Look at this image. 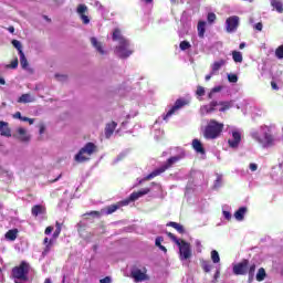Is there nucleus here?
Listing matches in <instances>:
<instances>
[{"label":"nucleus","mask_w":283,"mask_h":283,"mask_svg":"<svg viewBox=\"0 0 283 283\" xmlns=\"http://www.w3.org/2000/svg\"><path fill=\"white\" fill-rule=\"evenodd\" d=\"M232 59H233L234 63H242V61H243L242 52L232 51Z\"/></svg>","instance_id":"obj_30"},{"label":"nucleus","mask_w":283,"mask_h":283,"mask_svg":"<svg viewBox=\"0 0 283 283\" xmlns=\"http://www.w3.org/2000/svg\"><path fill=\"white\" fill-rule=\"evenodd\" d=\"M18 103H34V96L30 95V94H22L19 99Z\"/></svg>","instance_id":"obj_27"},{"label":"nucleus","mask_w":283,"mask_h":283,"mask_svg":"<svg viewBox=\"0 0 283 283\" xmlns=\"http://www.w3.org/2000/svg\"><path fill=\"white\" fill-rule=\"evenodd\" d=\"M28 273H30V264L23 261L20 266L13 268L12 276L15 283L25 282L28 280Z\"/></svg>","instance_id":"obj_8"},{"label":"nucleus","mask_w":283,"mask_h":283,"mask_svg":"<svg viewBox=\"0 0 283 283\" xmlns=\"http://www.w3.org/2000/svg\"><path fill=\"white\" fill-rule=\"evenodd\" d=\"M185 105H187V102H185V99H177L175 102V105L166 113L163 119L167 120L168 118H171V116H174V114H176L178 109H181V107H185Z\"/></svg>","instance_id":"obj_16"},{"label":"nucleus","mask_w":283,"mask_h":283,"mask_svg":"<svg viewBox=\"0 0 283 283\" xmlns=\"http://www.w3.org/2000/svg\"><path fill=\"white\" fill-rule=\"evenodd\" d=\"M27 123H29L30 125H34V119L29 118V120Z\"/></svg>","instance_id":"obj_64"},{"label":"nucleus","mask_w":283,"mask_h":283,"mask_svg":"<svg viewBox=\"0 0 283 283\" xmlns=\"http://www.w3.org/2000/svg\"><path fill=\"white\" fill-rule=\"evenodd\" d=\"M91 43L93 48H95L97 52H99V54H105V50H103V45L101 44V42H98L96 38H91Z\"/></svg>","instance_id":"obj_24"},{"label":"nucleus","mask_w":283,"mask_h":283,"mask_svg":"<svg viewBox=\"0 0 283 283\" xmlns=\"http://www.w3.org/2000/svg\"><path fill=\"white\" fill-rule=\"evenodd\" d=\"M180 50L185 51V50H189V48H191V43L187 42V41H182L179 44Z\"/></svg>","instance_id":"obj_40"},{"label":"nucleus","mask_w":283,"mask_h":283,"mask_svg":"<svg viewBox=\"0 0 283 283\" xmlns=\"http://www.w3.org/2000/svg\"><path fill=\"white\" fill-rule=\"evenodd\" d=\"M94 7H95L97 10H101V8H103V6H101V2H98V1H95V2H94Z\"/></svg>","instance_id":"obj_56"},{"label":"nucleus","mask_w":283,"mask_h":283,"mask_svg":"<svg viewBox=\"0 0 283 283\" xmlns=\"http://www.w3.org/2000/svg\"><path fill=\"white\" fill-rule=\"evenodd\" d=\"M168 238L174 240V242L177 244L179 248V258L181 261L189 260L191 258V244H189L185 240H180L174 235V233H168Z\"/></svg>","instance_id":"obj_5"},{"label":"nucleus","mask_w":283,"mask_h":283,"mask_svg":"<svg viewBox=\"0 0 283 283\" xmlns=\"http://www.w3.org/2000/svg\"><path fill=\"white\" fill-rule=\"evenodd\" d=\"M222 129H224V124L211 119L206 126L203 136L207 138V140H216V138L222 134Z\"/></svg>","instance_id":"obj_4"},{"label":"nucleus","mask_w":283,"mask_h":283,"mask_svg":"<svg viewBox=\"0 0 283 283\" xmlns=\"http://www.w3.org/2000/svg\"><path fill=\"white\" fill-rule=\"evenodd\" d=\"M255 263L248 265V275H249V282H253V277H255Z\"/></svg>","instance_id":"obj_28"},{"label":"nucleus","mask_w":283,"mask_h":283,"mask_svg":"<svg viewBox=\"0 0 283 283\" xmlns=\"http://www.w3.org/2000/svg\"><path fill=\"white\" fill-rule=\"evenodd\" d=\"M229 206H223L222 207V213H223V218H226V220H231V212L229 211Z\"/></svg>","instance_id":"obj_37"},{"label":"nucleus","mask_w":283,"mask_h":283,"mask_svg":"<svg viewBox=\"0 0 283 283\" xmlns=\"http://www.w3.org/2000/svg\"><path fill=\"white\" fill-rule=\"evenodd\" d=\"M178 160H180V156L170 157L165 163V165H163L161 167L157 168L156 170L147 175L144 179L139 180V184L145 182V180H151L153 178H156V176H160V174H165V171H167V169H171V167H174V165H176Z\"/></svg>","instance_id":"obj_7"},{"label":"nucleus","mask_w":283,"mask_h":283,"mask_svg":"<svg viewBox=\"0 0 283 283\" xmlns=\"http://www.w3.org/2000/svg\"><path fill=\"white\" fill-rule=\"evenodd\" d=\"M249 169H250V171H255V170L258 169V164L251 163V164L249 165Z\"/></svg>","instance_id":"obj_49"},{"label":"nucleus","mask_w":283,"mask_h":283,"mask_svg":"<svg viewBox=\"0 0 283 283\" xmlns=\"http://www.w3.org/2000/svg\"><path fill=\"white\" fill-rule=\"evenodd\" d=\"M23 116H21V112H17L15 114H13V118H18L19 120H21Z\"/></svg>","instance_id":"obj_55"},{"label":"nucleus","mask_w":283,"mask_h":283,"mask_svg":"<svg viewBox=\"0 0 283 283\" xmlns=\"http://www.w3.org/2000/svg\"><path fill=\"white\" fill-rule=\"evenodd\" d=\"M168 227H172V229H176L178 233H185V227L182 224L177 223V222H169Z\"/></svg>","instance_id":"obj_31"},{"label":"nucleus","mask_w":283,"mask_h":283,"mask_svg":"<svg viewBox=\"0 0 283 283\" xmlns=\"http://www.w3.org/2000/svg\"><path fill=\"white\" fill-rule=\"evenodd\" d=\"M232 271L234 275H247L249 273V260L244 259L233 265Z\"/></svg>","instance_id":"obj_12"},{"label":"nucleus","mask_w":283,"mask_h":283,"mask_svg":"<svg viewBox=\"0 0 283 283\" xmlns=\"http://www.w3.org/2000/svg\"><path fill=\"white\" fill-rule=\"evenodd\" d=\"M99 283H112V277L106 276V277H104V279H101V280H99Z\"/></svg>","instance_id":"obj_50"},{"label":"nucleus","mask_w":283,"mask_h":283,"mask_svg":"<svg viewBox=\"0 0 283 283\" xmlns=\"http://www.w3.org/2000/svg\"><path fill=\"white\" fill-rule=\"evenodd\" d=\"M17 235H19V230L12 229V230H9L4 234V238H6V240H9L10 242H14V240H17Z\"/></svg>","instance_id":"obj_21"},{"label":"nucleus","mask_w":283,"mask_h":283,"mask_svg":"<svg viewBox=\"0 0 283 283\" xmlns=\"http://www.w3.org/2000/svg\"><path fill=\"white\" fill-rule=\"evenodd\" d=\"M216 19H217L216 13H208V23H213Z\"/></svg>","instance_id":"obj_45"},{"label":"nucleus","mask_w":283,"mask_h":283,"mask_svg":"<svg viewBox=\"0 0 283 283\" xmlns=\"http://www.w3.org/2000/svg\"><path fill=\"white\" fill-rule=\"evenodd\" d=\"M224 65H227V60H218L213 62V64L211 65L212 74H218V72H220V70H222Z\"/></svg>","instance_id":"obj_18"},{"label":"nucleus","mask_w":283,"mask_h":283,"mask_svg":"<svg viewBox=\"0 0 283 283\" xmlns=\"http://www.w3.org/2000/svg\"><path fill=\"white\" fill-rule=\"evenodd\" d=\"M45 133V126H40V134H44Z\"/></svg>","instance_id":"obj_59"},{"label":"nucleus","mask_w":283,"mask_h":283,"mask_svg":"<svg viewBox=\"0 0 283 283\" xmlns=\"http://www.w3.org/2000/svg\"><path fill=\"white\" fill-rule=\"evenodd\" d=\"M206 27H207V22L205 21L198 22L197 30H198V36H200V39H205Z\"/></svg>","instance_id":"obj_25"},{"label":"nucleus","mask_w":283,"mask_h":283,"mask_svg":"<svg viewBox=\"0 0 283 283\" xmlns=\"http://www.w3.org/2000/svg\"><path fill=\"white\" fill-rule=\"evenodd\" d=\"M228 81L229 83H235L238 81V75L233 73L228 74Z\"/></svg>","instance_id":"obj_41"},{"label":"nucleus","mask_w":283,"mask_h":283,"mask_svg":"<svg viewBox=\"0 0 283 283\" xmlns=\"http://www.w3.org/2000/svg\"><path fill=\"white\" fill-rule=\"evenodd\" d=\"M262 28H263L262 22L254 24V30H258V32H262Z\"/></svg>","instance_id":"obj_51"},{"label":"nucleus","mask_w":283,"mask_h":283,"mask_svg":"<svg viewBox=\"0 0 283 283\" xmlns=\"http://www.w3.org/2000/svg\"><path fill=\"white\" fill-rule=\"evenodd\" d=\"M272 85V90H280V87H277V84L275 82H271Z\"/></svg>","instance_id":"obj_57"},{"label":"nucleus","mask_w":283,"mask_h":283,"mask_svg":"<svg viewBox=\"0 0 283 283\" xmlns=\"http://www.w3.org/2000/svg\"><path fill=\"white\" fill-rule=\"evenodd\" d=\"M195 244H196V248H197V252L202 253V243L200 242V240H196Z\"/></svg>","instance_id":"obj_44"},{"label":"nucleus","mask_w":283,"mask_h":283,"mask_svg":"<svg viewBox=\"0 0 283 283\" xmlns=\"http://www.w3.org/2000/svg\"><path fill=\"white\" fill-rule=\"evenodd\" d=\"M113 41L118 43L115 48V54L119 56V59H127V56H132L134 51L132 50L129 40L125 39L120 33V29H115L113 31Z\"/></svg>","instance_id":"obj_2"},{"label":"nucleus","mask_w":283,"mask_h":283,"mask_svg":"<svg viewBox=\"0 0 283 283\" xmlns=\"http://www.w3.org/2000/svg\"><path fill=\"white\" fill-rule=\"evenodd\" d=\"M54 231V228L52 226L48 227L44 231L45 235H50Z\"/></svg>","instance_id":"obj_52"},{"label":"nucleus","mask_w":283,"mask_h":283,"mask_svg":"<svg viewBox=\"0 0 283 283\" xmlns=\"http://www.w3.org/2000/svg\"><path fill=\"white\" fill-rule=\"evenodd\" d=\"M13 138H17L20 143H30L31 136L30 133H28V129L18 127L13 134Z\"/></svg>","instance_id":"obj_13"},{"label":"nucleus","mask_w":283,"mask_h":283,"mask_svg":"<svg viewBox=\"0 0 283 283\" xmlns=\"http://www.w3.org/2000/svg\"><path fill=\"white\" fill-rule=\"evenodd\" d=\"M250 136L262 149H271L277 145V136L273 125H262L258 129H252Z\"/></svg>","instance_id":"obj_1"},{"label":"nucleus","mask_w":283,"mask_h":283,"mask_svg":"<svg viewBox=\"0 0 283 283\" xmlns=\"http://www.w3.org/2000/svg\"><path fill=\"white\" fill-rule=\"evenodd\" d=\"M0 136H4L6 138H10L12 136V130L7 122H0Z\"/></svg>","instance_id":"obj_17"},{"label":"nucleus","mask_w":283,"mask_h":283,"mask_svg":"<svg viewBox=\"0 0 283 283\" xmlns=\"http://www.w3.org/2000/svg\"><path fill=\"white\" fill-rule=\"evenodd\" d=\"M202 269L206 273H210L211 269H213V265H211V263L203 261L202 262Z\"/></svg>","instance_id":"obj_38"},{"label":"nucleus","mask_w":283,"mask_h":283,"mask_svg":"<svg viewBox=\"0 0 283 283\" xmlns=\"http://www.w3.org/2000/svg\"><path fill=\"white\" fill-rule=\"evenodd\" d=\"M90 216H101V213H98L97 211H92L90 212Z\"/></svg>","instance_id":"obj_63"},{"label":"nucleus","mask_w":283,"mask_h":283,"mask_svg":"<svg viewBox=\"0 0 283 283\" xmlns=\"http://www.w3.org/2000/svg\"><path fill=\"white\" fill-rule=\"evenodd\" d=\"M218 277H220V270H217V272L214 274V280H218Z\"/></svg>","instance_id":"obj_58"},{"label":"nucleus","mask_w":283,"mask_h":283,"mask_svg":"<svg viewBox=\"0 0 283 283\" xmlns=\"http://www.w3.org/2000/svg\"><path fill=\"white\" fill-rule=\"evenodd\" d=\"M117 124L115 122L108 123L105 127V137L112 138L114 130L116 129Z\"/></svg>","instance_id":"obj_20"},{"label":"nucleus","mask_w":283,"mask_h":283,"mask_svg":"<svg viewBox=\"0 0 283 283\" xmlns=\"http://www.w3.org/2000/svg\"><path fill=\"white\" fill-rule=\"evenodd\" d=\"M158 248L160 249V251H164V253H167V248H165L164 245H159Z\"/></svg>","instance_id":"obj_60"},{"label":"nucleus","mask_w":283,"mask_h":283,"mask_svg":"<svg viewBox=\"0 0 283 283\" xmlns=\"http://www.w3.org/2000/svg\"><path fill=\"white\" fill-rule=\"evenodd\" d=\"M31 213L35 218L39 217V216H45V207H43L41 205H36L32 208Z\"/></svg>","instance_id":"obj_19"},{"label":"nucleus","mask_w":283,"mask_h":283,"mask_svg":"<svg viewBox=\"0 0 283 283\" xmlns=\"http://www.w3.org/2000/svg\"><path fill=\"white\" fill-rule=\"evenodd\" d=\"M240 25V17L231 15L226 20V30L227 32H235Z\"/></svg>","instance_id":"obj_14"},{"label":"nucleus","mask_w":283,"mask_h":283,"mask_svg":"<svg viewBox=\"0 0 283 283\" xmlns=\"http://www.w3.org/2000/svg\"><path fill=\"white\" fill-rule=\"evenodd\" d=\"M275 54L277 59H283V45L276 49Z\"/></svg>","instance_id":"obj_42"},{"label":"nucleus","mask_w":283,"mask_h":283,"mask_svg":"<svg viewBox=\"0 0 283 283\" xmlns=\"http://www.w3.org/2000/svg\"><path fill=\"white\" fill-rule=\"evenodd\" d=\"M197 95L198 96H205V87L198 86L197 87Z\"/></svg>","instance_id":"obj_46"},{"label":"nucleus","mask_w":283,"mask_h":283,"mask_svg":"<svg viewBox=\"0 0 283 283\" xmlns=\"http://www.w3.org/2000/svg\"><path fill=\"white\" fill-rule=\"evenodd\" d=\"M76 12H77L81 21L84 23V25H88L90 15H87L88 14L87 6L78 4L77 8H76Z\"/></svg>","instance_id":"obj_15"},{"label":"nucleus","mask_w":283,"mask_h":283,"mask_svg":"<svg viewBox=\"0 0 283 283\" xmlns=\"http://www.w3.org/2000/svg\"><path fill=\"white\" fill-rule=\"evenodd\" d=\"M150 189L149 188H144L137 192H133L129 196V199H125L123 201H119L116 205H111L106 208V216H109L112 213H114L115 211H118V209H120V207H127V205H129V202H135V200H138V198H143V196H147V193H149Z\"/></svg>","instance_id":"obj_3"},{"label":"nucleus","mask_w":283,"mask_h":283,"mask_svg":"<svg viewBox=\"0 0 283 283\" xmlns=\"http://www.w3.org/2000/svg\"><path fill=\"white\" fill-rule=\"evenodd\" d=\"M265 277H266V270H264V268L259 269L256 273V282H264Z\"/></svg>","instance_id":"obj_29"},{"label":"nucleus","mask_w":283,"mask_h":283,"mask_svg":"<svg viewBox=\"0 0 283 283\" xmlns=\"http://www.w3.org/2000/svg\"><path fill=\"white\" fill-rule=\"evenodd\" d=\"M8 31H9L11 34H14V27H9Z\"/></svg>","instance_id":"obj_61"},{"label":"nucleus","mask_w":283,"mask_h":283,"mask_svg":"<svg viewBox=\"0 0 283 283\" xmlns=\"http://www.w3.org/2000/svg\"><path fill=\"white\" fill-rule=\"evenodd\" d=\"M242 140V130L239 128L231 129V137L228 140L229 147L232 149H238L240 147V142Z\"/></svg>","instance_id":"obj_11"},{"label":"nucleus","mask_w":283,"mask_h":283,"mask_svg":"<svg viewBox=\"0 0 283 283\" xmlns=\"http://www.w3.org/2000/svg\"><path fill=\"white\" fill-rule=\"evenodd\" d=\"M20 65L23 70H25V67H28V59H25V53H23V51H20Z\"/></svg>","instance_id":"obj_33"},{"label":"nucleus","mask_w":283,"mask_h":283,"mask_svg":"<svg viewBox=\"0 0 283 283\" xmlns=\"http://www.w3.org/2000/svg\"><path fill=\"white\" fill-rule=\"evenodd\" d=\"M220 185H222V176L217 177V180L214 182V187H220Z\"/></svg>","instance_id":"obj_47"},{"label":"nucleus","mask_w":283,"mask_h":283,"mask_svg":"<svg viewBox=\"0 0 283 283\" xmlns=\"http://www.w3.org/2000/svg\"><path fill=\"white\" fill-rule=\"evenodd\" d=\"M219 107V112H227V109H231V107H233V101L230 102H211L209 105H205L200 108V112L202 114V116L207 115V114H211V112H216V109H218Z\"/></svg>","instance_id":"obj_6"},{"label":"nucleus","mask_w":283,"mask_h":283,"mask_svg":"<svg viewBox=\"0 0 283 283\" xmlns=\"http://www.w3.org/2000/svg\"><path fill=\"white\" fill-rule=\"evenodd\" d=\"M130 275L135 282H147L149 280V275H147V268H133Z\"/></svg>","instance_id":"obj_10"},{"label":"nucleus","mask_w":283,"mask_h":283,"mask_svg":"<svg viewBox=\"0 0 283 283\" xmlns=\"http://www.w3.org/2000/svg\"><path fill=\"white\" fill-rule=\"evenodd\" d=\"M211 76H216V73H213V71H211L210 74L206 75V81H211Z\"/></svg>","instance_id":"obj_54"},{"label":"nucleus","mask_w":283,"mask_h":283,"mask_svg":"<svg viewBox=\"0 0 283 283\" xmlns=\"http://www.w3.org/2000/svg\"><path fill=\"white\" fill-rule=\"evenodd\" d=\"M44 251L42 252V255H48L50 253V250L52 249V244H54V239H48V238H44Z\"/></svg>","instance_id":"obj_22"},{"label":"nucleus","mask_w":283,"mask_h":283,"mask_svg":"<svg viewBox=\"0 0 283 283\" xmlns=\"http://www.w3.org/2000/svg\"><path fill=\"white\" fill-rule=\"evenodd\" d=\"M20 120H22L23 123H28L30 120V117H22Z\"/></svg>","instance_id":"obj_62"},{"label":"nucleus","mask_w":283,"mask_h":283,"mask_svg":"<svg viewBox=\"0 0 283 283\" xmlns=\"http://www.w3.org/2000/svg\"><path fill=\"white\" fill-rule=\"evenodd\" d=\"M61 229H62V224L60 222H56L55 231L53 232V240H56V238H59V235H61Z\"/></svg>","instance_id":"obj_35"},{"label":"nucleus","mask_w":283,"mask_h":283,"mask_svg":"<svg viewBox=\"0 0 283 283\" xmlns=\"http://www.w3.org/2000/svg\"><path fill=\"white\" fill-rule=\"evenodd\" d=\"M247 214V208L242 207L240 208L235 213H234V218L235 220H238L239 222H242V220H244V216Z\"/></svg>","instance_id":"obj_26"},{"label":"nucleus","mask_w":283,"mask_h":283,"mask_svg":"<svg viewBox=\"0 0 283 283\" xmlns=\"http://www.w3.org/2000/svg\"><path fill=\"white\" fill-rule=\"evenodd\" d=\"M55 78H57V81H65V80L67 78V76L56 74V75H55Z\"/></svg>","instance_id":"obj_53"},{"label":"nucleus","mask_w":283,"mask_h":283,"mask_svg":"<svg viewBox=\"0 0 283 283\" xmlns=\"http://www.w3.org/2000/svg\"><path fill=\"white\" fill-rule=\"evenodd\" d=\"M222 90H223V86H214L211 91H210V93L208 94V97L209 98H213V95L214 94H218V92H222Z\"/></svg>","instance_id":"obj_36"},{"label":"nucleus","mask_w":283,"mask_h":283,"mask_svg":"<svg viewBox=\"0 0 283 283\" xmlns=\"http://www.w3.org/2000/svg\"><path fill=\"white\" fill-rule=\"evenodd\" d=\"M155 244H156V247L163 245V237H157L155 240Z\"/></svg>","instance_id":"obj_48"},{"label":"nucleus","mask_w":283,"mask_h":283,"mask_svg":"<svg viewBox=\"0 0 283 283\" xmlns=\"http://www.w3.org/2000/svg\"><path fill=\"white\" fill-rule=\"evenodd\" d=\"M192 147L197 154H205V147H202V143H200V140L193 139Z\"/></svg>","instance_id":"obj_23"},{"label":"nucleus","mask_w":283,"mask_h":283,"mask_svg":"<svg viewBox=\"0 0 283 283\" xmlns=\"http://www.w3.org/2000/svg\"><path fill=\"white\" fill-rule=\"evenodd\" d=\"M94 151H96V145H94V143H87L80 149L78 154L75 155L76 163H85L90 160Z\"/></svg>","instance_id":"obj_9"},{"label":"nucleus","mask_w":283,"mask_h":283,"mask_svg":"<svg viewBox=\"0 0 283 283\" xmlns=\"http://www.w3.org/2000/svg\"><path fill=\"white\" fill-rule=\"evenodd\" d=\"M211 260H212L213 264L220 263V254L218 253V251H216V250L211 251Z\"/></svg>","instance_id":"obj_34"},{"label":"nucleus","mask_w":283,"mask_h":283,"mask_svg":"<svg viewBox=\"0 0 283 283\" xmlns=\"http://www.w3.org/2000/svg\"><path fill=\"white\" fill-rule=\"evenodd\" d=\"M270 1H271V6L276 9V12H279L280 14H282V12H283L282 2H280V1H277V0H270Z\"/></svg>","instance_id":"obj_32"},{"label":"nucleus","mask_w":283,"mask_h":283,"mask_svg":"<svg viewBox=\"0 0 283 283\" xmlns=\"http://www.w3.org/2000/svg\"><path fill=\"white\" fill-rule=\"evenodd\" d=\"M7 67H11L12 70H17L19 67V60H13L11 64L7 65Z\"/></svg>","instance_id":"obj_43"},{"label":"nucleus","mask_w":283,"mask_h":283,"mask_svg":"<svg viewBox=\"0 0 283 283\" xmlns=\"http://www.w3.org/2000/svg\"><path fill=\"white\" fill-rule=\"evenodd\" d=\"M12 45H13V48H15V50H18L19 54H21V52H23V50L21 49L22 46H21V42L20 41L13 40L12 41Z\"/></svg>","instance_id":"obj_39"}]
</instances>
